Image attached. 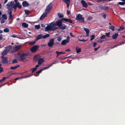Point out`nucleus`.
Returning a JSON list of instances; mask_svg holds the SVG:
<instances>
[{
    "label": "nucleus",
    "mask_w": 125,
    "mask_h": 125,
    "mask_svg": "<svg viewBox=\"0 0 125 125\" xmlns=\"http://www.w3.org/2000/svg\"><path fill=\"white\" fill-rule=\"evenodd\" d=\"M56 53L58 55H59L61 54V52H59L58 51H56Z\"/></svg>",
    "instance_id": "54"
},
{
    "label": "nucleus",
    "mask_w": 125,
    "mask_h": 125,
    "mask_svg": "<svg viewBox=\"0 0 125 125\" xmlns=\"http://www.w3.org/2000/svg\"><path fill=\"white\" fill-rule=\"evenodd\" d=\"M62 39L61 37H58L57 39V40L58 41H60Z\"/></svg>",
    "instance_id": "49"
},
{
    "label": "nucleus",
    "mask_w": 125,
    "mask_h": 125,
    "mask_svg": "<svg viewBox=\"0 0 125 125\" xmlns=\"http://www.w3.org/2000/svg\"><path fill=\"white\" fill-rule=\"evenodd\" d=\"M54 39L53 38L51 39L48 43L47 45L48 46L50 47H52L54 44Z\"/></svg>",
    "instance_id": "7"
},
{
    "label": "nucleus",
    "mask_w": 125,
    "mask_h": 125,
    "mask_svg": "<svg viewBox=\"0 0 125 125\" xmlns=\"http://www.w3.org/2000/svg\"><path fill=\"white\" fill-rule=\"evenodd\" d=\"M107 0H97L96 2L97 3H99V2H102V3L104 2V1H107Z\"/></svg>",
    "instance_id": "33"
},
{
    "label": "nucleus",
    "mask_w": 125,
    "mask_h": 125,
    "mask_svg": "<svg viewBox=\"0 0 125 125\" xmlns=\"http://www.w3.org/2000/svg\"><path fill=\"white\" fill-rule=\"evenodd\" d=\"M93 17H89L88 18V20H90L92 19Z\"/></svg>",
    "instance_id": "59"
},
{
    "label": "nucleus",
    "mask_w": 125,
    "mask_h": 125,
    "mask_svg": "<svg viewBox=\"0 0 125 125\" xmlns=\"http://www.w3.org/2000/svg\"><path fill=\"white\" fill-rule=\"evenodd\" d=\"M95 35H92L91 36V38L90 39V41H91L94 39L95 38Z\"/></svg>",
    "instance_id": "45"
},
{
    "label": "nucleus",
    "mask_w": 125,
    "mask_h": 125,
    "mask_svg": "<svg viewBox=\"0 0 125 125\" xmlns=\"http://www.w3.org/2000/svg\"><path fill=\"white\" fill-rule=\"evenodd\" d=\"M40 59L39 56L37 55H35L33 57L34 60L35 62L38 61Z\"/></svg>",
    "instance_id": "19"
},
{
    "label": "nucleus",
    "mask_w": 125,
    "mask_h": 125,
    "mask_svg": "<svg viewBox=\"0 0 125 125\" xmlns=\"http://www.w3.org/2000/svg\"><path fill=\"white\" fill-rule=\"evenodd\" d=\"M84 30L86 32V37H87L89 36V30L87 28H84Z\"/></svg>",
    "instance_id": "20"
},
{
    "label": "nucleus",
    "mask_w": 125,
    "mask_h": 125,
    "mask_svg": "<svg viewBox=\"0 0 125 125\" xmlns=\"http://www.w3.org/2000/svg\"><path fill=\"white\" fill-rule=\"evenodd\" d=\"M70 37L69 36H67V37L66 40L65 39L62 41L61 43L62 45H65L67 43L69 42Z\"/></svg>",
    "instance_id": "6"
},
{
    "label": "nucleus",
    "mask_w": 125,
    "mask_h": 125,
    "mask_svg": "<svg viewBox=\"0 0 125 125\" xmlns=\"http://www.w3.org/2000/svg\"><path fill=\"white\" fill-rule=\"evenodd\" d=\"M63 1L67 4V7L68 9L69 5V4L70 3V0H62Z\"/></svg>",
    "instance_id": "17"
},
{
    "label": "nucleus",
    "mask_w": 125,
    "mask_h": 125,
    "mask_svg": "<svg viewBox=\"0 0 125 125\" xmlns=\"http://www.w3.org/2000/svg\"><path fill=\"white\" fill-rule=\"evenodd\" d=\"M0 20L1 21V23L2 24L4 23V19H2V18L1 16H0Z\"/></svg>",
    "instance_id": "39"
},
{
    "label": "nucleus",
    "mask_w": 125,
    "mask_h": 125,
    "mask_svg": "<svg viewBox=\"0 0 125 125\" xmlns=\"http://www.w3.org/2000/svg\"><path fill=\"white\" fill-rule=\"evenodd\" d=\"M87 4L88 5H90V6H92L93 5V4L91 3L90 2H88Z\"/></svg>",
    "instance_id": "56"
},
{
    "label": "nucleus",
    "mask_w": 125,
    "mask_h": 125,
    "mask_svg": "<svg viewBox=\"0 0 125 125\" xmlns=\"http://www.w3.org/2000/svg\"><path fill=\"white\" fill-rule=\"evenodd\" d=\"M17 7V3H16V4H13V8L14 9H16Z\"/></svg>",
    "instance_id": "47"
},
{
    "label": "nucleus",
    "mask_w": 125,
    "mask_h": 125,
    "mask_svg": "<svg viewBox=\"0 0 125 125\" xmlns=\"http://www.w3.org/2000/svg\"><path fill=\"white\" fill-rule=\"evenodd\" d=\"M3 71V69L2 67L0 68V73Z\"/></svg>",
    "instance_id": "53"
},
{
    "label": "nucleus",
    "mask_w": 125,
    "mask_h": 125,
    "mask_svg": "<svg viewBox=\"0 0 125 125\" xmlns=\"http://www.w3.org/2000/svg\"><path fill=\"white\" fill-rule=\"evenodd\" d=\"M2 17L3 19L6 20L7 19V17L6 14H3L2 15Z\"/></svg>",
    "instance_id": "32"
},
{
    "label": "nucleus",
    "mask_w": 125,
    "mask_h": 125,
    "mask_svg": "<svg viewBox=\"0 0 125 125\" xmlns=\"http://www.w3.org/2000/svg\"><path fill=\"white\" fill-rule=\"evenodd\" d=\"M47 14L45 12L43 13L41 16L40 18V19L42 20L44 19L45 17H47Z\"/></svg>",
    "instance_id": "15"
},
{
    "label": "nucleus",
    "mask_w": 125,
    "mask_h": 125,
    "mask_svg": "<svg viewBox=\"0 0 125 125\" xmlns=\"http://www.w3.org/2000/svg\"><path fill=\"white\" fill-rule=\"evenodd\" d=\"M45 31H48L51 30V27L50 26H48L45 28Z\"/></svg>",
    "instance_id": "26"
},
{
    "label": "nucleus",
    "mask_w": 125,
    "mask_h": 125,
    "mask_svg": "<svg viewBox=\"0 0 125 125\" xmlns=\"http://www.w3.org/2000/svg\"><path fill=\"white\" fill-rule=\"evenodd\" d=\"M8 77H3L2 79L1 80H0V82H3L6 79L8 78Z\"/></svg>",
    "instance_id": "38"
},
{
    "label": "nucleus",
    "mask_w": 125,
    "mask_h": 125,
    "mask_svg": "<svg viewBox=\"0 0 125 125\" xmlns=\"http://www.w3.org/2000/svg\"><path fill=\"white\" fill-rule=\"evenodd\" d=\"M76 19L79 20V22L83 23L84 21V18L83 17L82 15L80 14H78L76 16Z\"/></svg>",
    "instance_id": "2"
},
{
    "label": "nucleus",
    "mask_w": 125,
    "mask_h": 125,
    "mask_svg": "<svg viewBox=\"0 0 125 125\" xmlns=\"http://www.w3.org/2000/svg\"><path fill=\"white\" fill-rule=\"evenodd\" d=\"M105 35H102V36H101V37H100V39H105Z\"/></svg>",
    "instance_id": "51"
},
{
    "label": "nucleus",
    "mask_w": 125,
    "mask_h": 125,
    "mask_svg": "<svg viewBox=\"0 0 125 125\" xmlns=\"http://www.w3.org/2000/svg\"><path fill=\"white\" fill-rule=\"evenodd\" d=\"M8 13L9 15V18L10 19H12L13 18V16L12 15V11L11 10V9L8 11Z\"/></svg>",
    "instance_id": "14"
},
{
    "label": "nucleus",
    "mask_w": 125,
    "mask_h": 125,
    "mask_svg": "<svg viewBox=\"0 0 125 125\" xmlns=\"http://www.w3.org/2000/svg\"><path fill=\"white\" fill-rule=\"evenodd\" d=\"M20 65H18L16 66H11V67L10 68V69L11 70H14L15 69L17 68V67H20Z\"/></svg>",
    "instance_id": "27"
},
{
    "label": "nucleus",
    "mask_w": 125,
    "mask_h": 125,
    "mask_svg": "<svg viewBox=\"0 0 125 125\" xmlns=\"http://www.w3.org/2000/svg\"><path fill=\"white\" fill-rule=\"evenodd\" d=\"M39 47L38 45H34L31 48L30 51L32 52H34L38 49Z\"/></svg>",
    "instance_id": "10"
},
{
    "label": "nucleus",
    "mask_w": 125,
    "mask_h": 125,
    "mask_svg": "<svg viewBox=\"0 0 125 125\" xmlns=\"http://www.w3.org/2000/svg\"><path fill=\"white\" fill-rule=\"evenodd\" d=\"M21 45H17L13 49L10 51V52L11 53H13L16 52L18 50L20 49L21 47Z\"/></svg>",
    "instance_id": "4"
},
{
    "label": "nucleus",
    "mask_w": 125,
    "mask_h": 125,
    "mask_svg": "<svg viewBox=\"0 0 125 125\" xmlns=\"http://www.w3.org/2000/svg\"><path fill=\"white\" fill-rule=\"evenodd\" d=\"M104 41H105L104 40H99V42L100 43H102Z\"/></svg>",
    "instance_id": "60"
},
{
    "label": "nucleus",
    "mask_w": 125,
    "mask_h": 125,
    "mask_svg": "<svg viewBox=\"0 0 125 125\" xmlns=\"http://www.w3.org/2000/svg\"><path fill=\"white\" fill-rule=\"evenodd\" d=\"M8 52L6 51L5 50H4L2 52L1 54L2 56H5L7 55Z\"/></svg>",
    "instance_id": "25"
},
{
    "label": "nucleus",
    "mask_w": 125,
    "mask_h": 125,
    "mask_svg": "<svg viewBox=\"0 0 125 125\" xmlns=\"http://www.w3.org/2000/svg\"><path fill=\"white\" fill-rule=\"evenodd\" d=\"M65 18H63L62 19H61L60 20H58L60 21H63V20H64L65 21Z\"/></svg>",
    "instance_id": "63"
},
{
    "label": "nucleus",
    "mask_w": 125,
    "mask_h": 125,
    "mask_svg": "<svg viewBox=\"0 0 125 125\" xmlns=\"http://www.w3.org/2000/svg\"><path fill=\"white\" fill-rule=\"evenodd\" d=\"M18 62L17 60L15 59L13 60L12 63V64H14L15 63H17Z\"/></svg>",
    "instance_id": "42"
},
{
    "label": "nucleus",
    "mask_w": 125,
    "mask_h": 125,
    "mask_svg": "<svg viewBox=\"0 0 125 125\" xmlns=\"http://www.w3.org/2000/svg\"><path fill=\"white\" fill-rule=\"evenodd\" d=\"M81 3L82 4V6L85 8H87L88 6L87 4L85 2L84 0H82L81 1Z\"/></svg>",
    "instance_id": "12"
},
{
    "label": "nucleus",
    "mask_w": 125,
    "mask_h": 125,
    "mask_svg": "<svg viewBox=\"0 0 125 125\" xmlns=\"http://www.w3.org/2000/svg\"><path fill=\"white\" fill-rule=\"evenodd\" d=\"M17 6L18 8L19 9H20L22 8V5L20 4V3L19 2L17 3Z\"/></svg>",
    "instance_id": "28"
},
{
    "label": "nucleus",
    "mask_w": 125,
    "mask_h": 125,
    "mask_svg": "<svg viewBox=\"0 0 125 125\" xmlns=\"http://www.w3.org/2000/svg\"><path fill=\"white\" fill-rule=\"evenodd\" d=\"M50 36V34H47L45 35L42 36V38L45 39L49 37Z\"/></svg>",
    "instance_id": "31"
},
{
    "label": "nucleus",
    "mask_w": 125,
    "mask_h": 125,
    "mask_svg": "<svg viewBox=\"0 0 125 125\" xmlns=\"http://www.w3.org/2000/svg\"><path fill=\"white\" fill-rule=\"evenodd\" d=\"M124 29V26H122L120 27L118 29V31H120L121 30Z\"/></svg>",
    "instance_id": "36"
},
{
    "label": "nucleus",
    "mask_w": 125,
    "mask_h": 125,
    "mask_svg": "<svg viewBox=\"0 0 125 125\" xmlns=\"http://www.w3.org/2000/svg\"><path fill=\"white\" fill-rule=\"evenodd\" d=\"M25 14L27 15L29 14L30 13V11L28 10H26L24 11Z\"/></svg>",
    "instance_id": "37"
},
{
    "label": "nucleus",
    "mask_w": 125,
    "mask_h": 125,
    "mask_svg": "<svg viewBox=\"0 0 125 125\" xmlns=\"http://www.w3.org/2000/svg\"><path fill=\"white\" fill-rule=\"evenodd\" d=\"M118 35V34L117 33H115L112 36V39H116L117 36Z\"/></svg>",
    "instance_id": "22"
},
{
    "label": "nucleus",
    "mask_w": 125,
    "mask_h": 125,
    "mask_svg": "<svg viewBox=\"0 0 125 125\" xmlns=\"http://www.w3.org/2000/svg\"><path fill=\"white\" fill-rule=\"evenodd\" d=\"M98 7L99 9H101L103 10H107L109 9V6L105 7L101 5H99L98 6Z\"/></svg>",
    "instance_id": "11"
},
{
    "label": "nucleus",
    "mask_w": 125,
    "mask_h": 125,
    "mask_svg": "<svg viewBox=\"0 0 125 125\" xmlns=\"http://www.w3.org/2000/svg\"><path fill=\"white\" fill-rule=\"evenodd\" d=\"M28 55V54L26 53H24L20 55V58L21 61H23L26 58L25 57H27Z\"/></svg>",
    "instance_id": "9"
},
{
    "label": "nucleus",
    "mask_w": 125,
    "mask_h": 125,
    "mask_svg": "<svg viewBox=\"0 0 125 125\" xmlns=\"http://www.w3.org/2000/svg\"><path fill=\"white\" fill-rule=\"evenodd\" d=\"M100 46H99L97 48H95L94 49V51H96L97 50H98V49H99L100 48Z\"/></svg>",
    "instance_id": "55"
},
{
    "label": "nucleus",
    "mask_w": 125,
    "mask_h": 125,
    "mask_svg": "<svg viewBox=\"0 0 125 125\" xmlns=\"http://www.w3.org/2000/svg\"><path fill=\"white\" fill-rule=\"evenodd\" d=\"M125 4V2H119L117 4H116V5H117L118 6H119L118 4H119L121 5H123Z\"/></svg>",
    "instance_id": "30"
},
{
    "label": "nucleus",
    "mask_w": 125,
    "mask_h": 125,
    "mask_svg": "<svg viewBox=\"0 0 125 125\" xmlns=\"http://www.w3.org/2000/svg\"><path fill=\"white\" fill-rule=\"evenodd\" d=\"M109 28L111 30H112L113 31H114V29L115 28V27L113 25H111L109 27Z\"/></svg>",
    "instance_id": "41"
},
{
    "label": "nucleus",
    "mask_w": 125,
    "mask_h": 125,
    "mask_svg": "<svg viewBox=\"0 0 125 125\" xmlns=\"http://www.w3.org/2000/svg\"><path fill=\"white\" fill-rule=\"evenodd\" d=\"M26 72H23V73H20V74L21 75H23V74H25V73H26Z\"/></svg>",
    "instance_id": "62"
},
{
    "label": "nucleus",
    "mask_w": 125,
    "mask_h": 125,
    "mask_svg": "<svg viewBox=\"0 0 125 125\" xmlns=\"http://www.w3.org/2000/svg\"><path fill=\"white\" fill-rule=\"evenodd\" d=\"M36 41H34L31 42H29V43L30 45H33L35 44L36 43Z\"/></svg>",
    "instance_id": "35"
},
{
    "label": "nucleus",
    "mask_w": 125,
    "mask_h": 125,
    "mask_svg": "<svg viewBox=\"0 0 125 125\" xmlns=\"http://www.w3.org/2000/svg\"><path fill=\"white\" fill-rule=\"evenodd\" d=\"M42 34H40L38 35L36 37L35 41H37L41 39H43L42 38Z\"/></svg>",
    "instance_id": "13"
},
{
    "label": "nucleus",
    "mask_w": 125,
    "mask_h": 125,
    "mask_svg": "<svg viewBox=\"0 0 125 125\" xmlns=\"http://www.w3.org/2000/svg\"><path fill=\"white\" fill-rule=\"evenodd\" d=\"M76 52L77 53H79L81 52V49L80 48H79L78 49H77V47L76 48Z\"/></svg>",
    "instance_id": "44"
},
{
    "label": "nucleus",
    "mask_w": 125,
    "mask_h": 125,
    "mask_svg": "<svg viewBox=\"0 0 125 125\" xmlns=\"http://www.w3.org/2000/svg\"><path fill=\"white\" fill-rule=\"evenodd\" d=\"M3 31L5 32H8L9 31V29L7 28H6L4 29Z\"/></svg>",
    "instance_id": "40"
},
{
    "label": "nucleus",
    "mask_w": 125,
    "mask_h": 125,
    "mask_svg": "<svg viewBox=\"0 0 125 125\" xmlns=\"http://www.w3.org/2000/svg\"><path fill=\"white\" fill-rule=\"evenodd\" d=\"M14 3V1H11L9 2L7 4L8 7H9L10 6H13Z\"/></svg>",
    "instance_id": "21"
},
{
    "label": "nucleus",
    "mask_w": 125,
    "mask_h": 125,
    "mask_svg": "<svg viewBox=\"0 0 125 125\" xmlns=\"http://www.w3.org/2000/svg\"><path fill=\"white\" fill-rule=\"evenodd\" d=\"M39 73L38 72H36L35 73V74H34V75L35 76H37L39 75Z\"/></svg>",
    "instance_id": "52"
},
{
    "label": "nucleus",
    "mask_w": 125,
    "mask_h": 125,
    "mask_svg": "<svg viewBox=\"0 0 125 125\" xmlns=\"http://www.w3.org/2000/svg\"><path fill=\"white\" fill-rule=\"evenodd\" d=\"M79 41H81V42H85L86 41V40L82 39V40H79Z\"/></svg>",
    "instance_id": "61"
},
{
    "label": "nucleus",
    "mask_w": 125,
    "mask_h": 125,
    "mask_svg": "<svg viewBox=\"0 0 125 125\" xmlns=\"http://www.w3.org/2000/svg\"><path fill=\"white\" fill-rule=\"evenodd\" d=\"M35 28L37 29H39L40 27V25H35Z\"/></svg>",
    "instance_id": "43"
},
{
    "label": "nucleus",
    "mask_w": 125,
    "mask_h": 125,
    "mask_svg": "<svg viewBox=\"0 0 125 125\" xmlns=\"http://www.w3.org/2000/svg\"><path fill=\"white\" fill-rule=\"evenodd\" d=\"M12 36L13 38H18V37L15 35H13Z\"/></svg>",
    "instance_id": "58"
},
{
    "label": "nucleus",
    "mask_w": 125,
    "mask_h": 125,
    "mask_svg": "<svg viewBox=\"0 0 125 125\" xmlns=\"http://www.w3.org/2000/svg\"><path fill=\"white\" fill-rule=\"evenodd\" d=\"M33 75V74H31V75H30L27 76H25V77H22L21 78H26L28 77H30L31 76H32V75Z\"/></svg>",
    "instance_id": "48"
},
{
    "label": "nucleus",
    "mask_w": 125,
    "mask_h": 125,
    "mask_svg": "<svg viewBox=\"0 0 125 125\" xmlns=\"http://www.w3.org/2000/svg\"><path fill=\"white\" fill-rule=\"evenodd\" d=\"M54 25L55 26H57L60 29L63 30L66 29V26L64 24H63L62 21H60L57 20L54 23Z\"/></svg>",
    "instance_id": "1"
},
{
    "label": "nucleus",
    "mask_w": 125,
    "mask_h": 125,
    "mask_svg": "<svg viewBox=\"0 0 125 125\" xmlns=\"http://www.w3.org/2000/svg\"><path fill=\"white\" fill-rule=\"evenodd\" d=\"M37 69V68H36L35 67H34L31 73H33Z\"/></svg>",
    "instance_id": "46"
},
{
    "label": "nucleus",
    "mask_w": 125,
    "mask_h": 125,
    "mask_svg": "<svg viewBox=\"0 0 125 125\" xmlns=\"http://www.w3.org/2000/svg\"><path fill=\"white\" fill-rule=\"evenodd\" d=\"M12 46L11 45H9L8 46H6L5 47V50L8 52L12 49Z\"/></svg>",
    "instance_id": "16"
},
{
    "label": "nucleus",
    "mask_w": 125,
    "mask_h": 125,
    "mask_svg": "<svg viewBox=\"0 0 125 125\" xmlns=\"http://www.w3.org/2000/svg\"><path fill=\"white\" fill-rule=\"evenodd\" d=\"M53 4L51 3L47 6L45 10V12L47 14L50 12L52 9L53 7Z\"/></svg>",
    "instance_id": "3"
},
{
    "label": "nucleus",
    "mask_w": 125,
    "mask_h": 125,
    "mask_svg": "<svg viewBox=\"0 0 125 125\" xmlns=\"http://www.w3.org/2000/svg\"><path fill=\"white\" fill-rule=\"evenodd\" d=\"M57 62L55 61V62H52L48 66L46 67H44V68L42 69H41L40 70L38 71V72L39 73H41L42 72L43 70L46 69H48L49 68H50V67H51L52 65L54 64H56L57 63Z\"/></svg>",
    "instance_id": "5"
},
{
    "label": "nucleus",
    "mask_w": 125,
    "mask_h": 125,
    "mask_svg": "<svg viewBox=\"0 0 125 125\" xmlns=\"http://www.w3.org/2000/svg\"><path fill=\"white\" fill-rule=\"evenodd\" d=\"M96 44H97L95 42H94L93 45V46L94 47H95L96 46Z\"/></svg>",
    "instance_id": "57"
},
{
    "label": "nucleus",
    "mask_w": 125,
    "mask_h": 125,
    "mask_svg": "<svg viewBox=\"0 0 125 125\" xmlns=\"http://www.w3.org/2000/svg\"><path fill=\"white\" fill-rule=\"evenodd\" d=\"M65 22H68L70 23H73V21L71 19L65 18Z\"/></svg>",
    "instance_id": "24"
},
{
    "label": "nucleus",
    "mask_w": 125,
    "mask_h": 125,
    "mask_svg": "<svg viewBox=\"0 0 125 125\" xmlns=\"http://www.w3.org/2000/svg\"><path fill=\"white\" fill-rule=\"evenodd\" d=\"M58 15L60 18H63L64 17L63 15L60 13H58Z\"/></svg>",
    "instance_id": "34"
},
{
    "label": "nucleus",
    "mask_w": 125,
    "mask_h": 125,
    "mask_svg": "<svg viewBox=\"0 0 125 125\" xmlns=\"http://www.w3.org/2000/svg\"><path fill=\"white\" fill-rule=\"evenodd\" d=\"M44 61V60L43 58L40 59L38 61V64L41 65Z\"/></svg>",
    "instance_id": "23"
},
{
    "label": "nucleus",
    "mask_w": 125,
    "mask_h": 125,
    "mask_svg": "<svg viewBox=\"0 0 125 125\" xmlns=\"http://www.w3.org/2000/svg\"><path fill=\"white\" fill-rule=\"evenodd\" d=\"M2 60L1 62L3 64L7 63L8 61V57H7L2 56L1 57Z\"/></svg>",
    "instance_id": "8"
},
{
    "label": "nucleus",
    "mask_w": 125,
    "mask_h": 125,
    "mask_svg": "<svg viewBox=\"0 0 125 125\" xmlns=\"http://www.w3.org/2000/svg\"><path fill=\"white\" fill-rule=\"evenodd\" d=\"M22 25L23 27L25 28H27L28 26V24L25 23L23 22L22 23Z\"/></svg>",
    "instance_id": "29"
},
{
    "label": "nucleus",
    "mask_w": 125,
    "mask_h": 125,
    "mask_svg": "<svg viewBox=\"0 0 125 125\" xmlns=\"http://www.w3.org/2000/svg\"><path fill=\"white\" fill-rule=\"evenodd\" d=\"M70 35L72 37H74V36L73 35L72 33L71 32H70L69 33Z\"/></svg>",
    "instance_id": "64"
},
{
    "label": "nucleus",
    "mask_w": 125,
    "mask_h": 125,
    "mask_svg": "<svg viewBox=\"0 0 125 125\" xmlns=\"http://www.w3.org/2000/svg\"><path fill=\"white\" fill-rule=\"evenodd\" d=\"M110 33L109 32L108 33H105V34H106V35L107 37H108L110 36Z\"/></svg>",
    "instance_id": "50"
},
{
    "label": "nucleus",
    "mask_w": 125,
    "mask_h": 125,
    "mask_svg": "<svg viewBox=\"0 0 125 125\" xmlns=\"http://www.w3.org/2000/svg\"><path fill=\"white\" fill-rule=\"evenodd\" d=\"M22 5L23 6L26 7L29 6V4L26 1H24L22 3Z\"/></svg>",
    "instance_id": "18"
}]
</instances>
